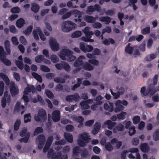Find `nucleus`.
I'll return each mask as SVG.
<instances>
[{
    "label": "nucleus",
    "mask_w": 159,
    "mask_h": 159,
    "mask_svg": "<svg viewBox=\"0 0 159 159\" xmlns=\"http://www.w3.org/2000/svg\"><path fill=\"white\" fill-rule=\"evenodd\" d=\"M73 119L74 120L79 123L80 124H83L84 118L81 116H74Z\"/></svg>",
    "instance_id": "obj_34"
},
{
    "label": "nucleus",
    "mask_w": 159,
    "mask_h": 159,
    "mask_svg": "<svg viewBox=\"0 0 159 159\" xmlns=\"http://www.w3.org/2000/svg\"><path fill=\"white\" fill-rule=\"evenodd\" d=\"M121 101L120 100L116 101L115 103L116 107L114 108V111L117 113L124 110V107L121 104Z\"/></svg>",
    "instance_id": "obj_14"
},
{
    "label": "nucleus",
    "mask_w": 159,
    "mask_h": 159,
    "mask_svg": "<svg viewBox=\"0 0 159 159\" xmlns=\"http://www.w3.org/2000/svg\"><path fill=\"white\" fill-rule=\"evenodd\" d=\"M31 116L30 113L25 114L24 115V121L25 123H27L31 120Z\"/></svg>",
    "instance_id": "obj_51"
},
{
    "label": "nucleus",
    "mask_w": 159,
    "mask_h": 159,
    "mask_svg": "<svg viewBox=\"0 0 159 159\" xmlns=\"http://www.w3.org/2000/svg\"><path fill=\"white\" fill-rule=\"evenodd\" d=\"M116 123L115 122H112L110 120H107L104 123V125H107V128L110 129H111L113 127L115 126L116 125Z\"/></svg>",
    "instance_id": "obj_20"
},
{
    "label": "nucleus",
    "mask_w": 159,
    "mask_h": 159,
    "mask_svg": "<svg viewBox=\"0 0 159 159\" xmlns=\"http://www.w3.org/2000/svg\"><path fill=\"white\" fill-rule=\"evenodd\" d=\"M132 120L134 124H137L140 121V117L139 116H134L133 117Z\"/></svg>",
    "instance_id": "obj_62"
},
{
    "label": "nucleus",
    "mask_w": 159,
    "mask_h": 159,
    "mask_svg": "<svg viewBox=\"0 0 159 159\" xmlns=\"http://www.w3.org/2000/svg\"><path fill=\"white\" fill-rule=\"evenodd\" d=\"M45 93L48 98H53L54 95L48 89H46L45 91Z\"/></svg>",
    "instance_id": "obj_43"
},
{
    "label": "nucleus",
    "mask_w": 159,
    "mask_h": 159,
    "mask_svg": "<svg viewBox=\"0 0 159 159\" xmlns=\"http://www.w3.org/2000/svg\"><path fill=\"white\" fill-rule=\"evenodd\" d=\"M53 140V138L52 136L51 135L49 136L47 140L46 144L50 146L52 143Z\"/></svg>",
    "instance_id": "obj_57"
},
{
    "label": "nucleus",
    "mask_w": 159,
    "mask_h": 159,
    "mask_svg": "<svg viewBox=\"0 0 159 159\" xmlns=\"http://www.w3.org/2000/svg\"><path fill=\"white\" fill-rule=\"evenodd\" d=\"M82 158H86L89 156V152L87 149L84 148L81 152V154Z\"/></svg>",
    "instance_id": "obj_52"
},
{
    "label": "nucleus",
    "mask_w": 159,
    "mask_h": 159,
    "mask_svg": "<svg viewBox=\"0 0 159 159\" xmlns=\"http://www.w3.org/2000/svg\"><path fill=\"white\" fill-rule=\"evenodd\" d=\"M30 134L27 133L26 134L25 136L23 138H21L20 139H19V140L21 143L24 142V143H26L28 141V139L30 137Z\"/></svg>",
    "instance_id": "obj_39"
},
{
    "label": "nucleus",
    "mask_w": 159,
    "mask_h": 159,
    "mask_svg": "<svg viewBox=\"0 0 159 159\" xmlns=\"http://www.w3.org/2000/svg\"><path fill=\"white\" fill-rule=\"evenodd\" d=\"M101 127V125L99 122H96L94 128L92 131L93 134H97L99 131Z\"/></svg>",
    "instance_id": "obj_17"
},
{
    "label": "nucleus",
    "mask_w": 159,
    "mask_h": 159,
    "mask_svg": "<svg viewBox=\"0 0 159 159\" xmlns=\"http://www.w3.org/2000/svg\"><path fill=\"white\" fill-rule=\"evenodd\" d=\"M126 114V113L125 112L122 111L120 113H119L117 114V118L119 120H124L125 118V115Z\"/></svg>",
    "instance_id": "obj_38"
},
{
    "label": "nucleus",
    "mask_w": 159,
    "mask_h": 159,
    "mask_svg": "<svg viewBox=\"0 0 159 159\" xmlns=\"http://www.w3.org/2000/svg\"><path fill=\"white\" fill-rule=\"evenodd\" d=\"M141 32L143 34H146L150 32V27L149 26L146 27L141 30Z\"/></svg>",
    "instance_id": "obj_55"
},
{
    "label": "nucleus",
    "mask_w": 159,
    "mask_h": 159,
    "mask_svg": "<svg viewBox=\"0 0 159 159\" xmlns=\"http://www.w3.org/2000/svg\"><path fill=\"white\" fill-rule=\"evenodd\" d=\"M33 29V26L30 25L26 28V29L23 31V33L26 36H28L31 32Z\"/></svg>",
    "instance_id": "obj_31"
},
{
    "label": "nucleus",
    "mask_w": 159,
    "mask_h": 159,
    "mask_svg": "<svg viewBox=\"0 0 159 159\" xmlns=\"http://www.w3.org/2000/svg\"><path fill=\"white\" fill-rule=\"evenodd\" d=\"M25 23V20L22 18H20L16 21V26L18 28H21L24 26Z\"/></svg>",
    "instance_id": "obj_24"
},
{
    "label": "nucleus",
    "mask_w": 159,
    "mask_h": 159,
    "mask_svg": "<svg viewBox=\"0 0 159 159\" xmlns=\"http://www.w3.org/2000/svg\"><path fill=\"white\" fill-rule=\"evenodd\" d=\"M79 137V139L77 140L78 145L82 147H84L90 139V138L88 137V134L84 132L80 134Z\"/></svg>",
    "instance_id": "obj_3"
},
{
    "label": "nucleus",
    "mask_w": 159,
    "mask_h": 159,
    "mask_svg": "<svg viewBox=\"0 0 159 159\" xmlns=\"http://www.w3.org/2000/svg\"><path fill=\"white\" fill-rule=\"evenodd\" d=\"M41 70L43 72H49L50 71V69L47 66L44 65H41L40 66Z\"/></svg>",
    "instance_id": "obj_63"
},
{
    "label": "nucleus",
    "mask_w": 159,
    "mask_h": 159,
    "mask_svg": "<svg viewBox=\"0 0 159 159\" xmlns=\"http://www.w3.org/2000/svg\"><path fill=\"white\" fill-rule=\"evenodd\" d=\"M35 90V88L33 85H30L28 84L27 86L25 88L23 93L24 94L27 95L29 93H34Z\"/></svg>",
    "instance_id": "obj_15"
},
{
    "label": "nucleus",
    "mask_w": 159,
    "mask_h": 159,
    "mask_svg": "<svg viewBox=\"0 0 159 159\" xmlns=\"http://www.w3.org/2000/svg\"><path fill=\"white\" fill-rule=\"evenodd\" d=\"M15 63L18 67L20 70H22L24 67V64L22 61L16 60Z\"/></svg>",
    "instance_id": "obj_40"
},
{
    "label": "nucleus",
    "mask_w": 159,
    "mask_h": 159,
    "mask_svg": "<svg viewBox=\"0 0 159 159\" xmlns=\"http://www.w3.org/2000/svg\"><path fill=\"white\" fill-rule=\"evenodd\" d=\"M140 149L143 152H147L149 150V147L146 143L141 144L140 146Z\"/></svg>",
    "instance_id": "obj_25"
},
{
    "label": "nucleus",
    "mask_w": 159,
    "mask_h": 159,
    "mask_svg": "<svg viewBox=\"0 0 159 159\" xmlns=\"http://www.w3.org/2000/svg\"><path fill=\"white\" fill-rule=\"evenodd\" d=\"M41 30L39 28L37 29H34V30L33 34L35 39L36 40H39V37L38 35V34L40 33V32L41 31Z\"/></svg>",
    "instance_id": "obj_28"
},
{
    "label": "nucleus",
    "mask_w": 159,
    "mask_h": 159,
    "mask_svg": "<svg viewBox=\"0 0 159 159\" xmlns=\"http://www.w3.org/2000/svg\"><path fill=\"white\" fill-rule=\"evenodd\" d=\"M148 95L149 94L150 96H152L155 93L154 89V86L151 84L147 87Z\"/></svg>",
    "instance_id": "obj_19"
},
{
    "label": "nucleus",
    "mask_w": 159,
    "mask_h": 159,
    "mask_svg": "<svg viewBox=\"0 0 159 159\" xmlns=\"http://www.w3.org/2000/svg\"><path fill=\"white\" fill-rule=\"evenodd\" d=\"M83 68L84 69L88 71L92 70L94 67L89 62H86L83 65Z\"/></svg>",
    "instance_id": "obj_27"
},
{
    "label": "nucleus",
    "mask_w": 159,
    "mask_h": 159,
    "mask_svg": "<svg viewBox=\"0 0 159 159\" xmlns=\"http://www.w3.org/2000/svg\"><path fill=\"white\" fill-rule=\"evenodd\" d=\"M81 151V150L79 146L75 147L73 149V154L74 155L77 156L78 155L79 152Z\"/></svg>",
    "instance_id": "obj_45"
},
{
    "label": "nucleus",
    "mask_w": 159,
    "mask_h": 159,
    "mask_svg": "<svg viewBox=\"0 0 159 159\" xmlns=\"http://www.w3.org/2000/svg\"><path fill=\"white\" fill-rule=\"evenodd\" d=\"M64 137L68 142L70 143H72L73 142V137L71 134L65 132L64 133Z\"/></svg>",
    "instance_id": "obj_23"
},
{
    "label": "nucleus",
    "mask_w": 159,
    "mask_h": 159,
    "mask_svg": "<svg viewBox=\"0 0 159 159\" xmlns=\"http://www.w3.org/2000/svg\"><path fill=\"white\" fill-rule=\"evenodd\" d=\"M157 55L155 54H151L147 56L144 58V60L147 61H150L156 58Z\"/></svg>",
    "instance_id": "obj_29"
},
{
    "label": "nucleus",
    "mask_w": 159,
    "mask_h": 159,
    "mask_svg": "<svg viewBox=\"0 0 159 159\" xmlns=\"http://www.w3.org/2000/svg\"><path fill=\"white\" fill-rule=\"evenodd\" d=\"M47 113L45 110L43 109H39L38 114L34 116V119L37 122H44L47 120Z\"/></svg>",
    "instance_id": "obj_5"
},
{
    "label": "nucleus",
    "mask_w": 159,
    "mask_h": 159,
    "mask_svg": "<svg viewBox=\"0 0 159 159\" xmlns=\"http://www.w3.org/2000/svg\"><path fill=\"white\" fill-rule=\"evenodd\" d=\"M60 112L58 110L54 111L52 114V117L53 120L55 122L58 121L60 119Z\"/></svg>",
    "instance_id": "obj_13"
},
{
    "label": "nucleus",
    "mask_w": 159,
    "mask_h": 159,
    "mask_svg": "<svg viewBox=\"0 0 159 159\" xmlns=\"http://www.w3.org/2000/svg\"><path fill=\"white\" fill-rule=\"evenodd\" d=\"M4 83L2 81L0 82V96H2L3 93L4 88Z\"/></svg>",
    "instance_id": "obj_61"
},
{
    "label": "nucleus",
    "mask_w": 159,
    "mask_h": 159,
    "mask_svg": "<svg viewBox=\"0 0 159 159\" xmlns=\"http://www.w3.org/2000/svg\"><path fill=\"white\" fill-rule=\"evenodd\" d=\"M21 103L20 102H18L16 104L14 108V111L15 112H19L20 110Z\"/></svg>",
    "instance_id": "obj_60"
},
{
    "label": "nucleus",
    "mask_w": 159,
    "mask_h": 159,
    "mask_svg": "<svg viewBox=\"0 0 159 159\" xmlns=\"http://www.w3.org/2000/svg\"><path fill=\"white\" fill-rule=\"evenodd\" d=\"M76 24L71 21H66L62 24L61 29L62 31L65 32H68L75 29Z\"/></svg>",
    "instance_id": "obj_4"
},
{
    "label": "nucleus",
    "mask_w": 159,
    "mask_h": 159,
    "mask_svg": "<svg viewBox=\"0 0 159 159\" xmlns=\"http://www.w3.org/2000/svg\"><path fill=\"white\" fill-rule=\"evenodd\" d=\"M33 77L36 79L39 82L41 83L42 81V77L35 72H33L32 74Z\"/></svg>",
    "instance_id": "obj_33"
},
{
    "label": "nucleus",
    "mask_w": 159,
    "mask_h": 159,
    "mask_svg": "<svg viewBox=\"0 0 159 159\" xmlns=\"http://www.w3.org/2000/svg\"><path fill=\"white\" fill-rule=\"evenodd\" d=\"M110 91L112 95L113 96V98L115 99L118 98L120 95H121L117 92L116 93H114L113 92L111 89H110Z\"/></svg>",
    "instance_id": "obj_58"
},
{
    "label": "nucleus",
    "mask_w": 159,
    "mask_h": 159,
    "mask_svg": "<svg viewBox=\"0 0 159 159\" xmlns=\"http://www.w3.org/2000/svg\"><path fill=\"white\" fill-rule=\"evenodd\" d=\"M6 57L5 52L2 46H0V59Z\"/></svg>",
    "instance_id": "obj_44"
},
{
    "label": "nucleus",
    "mask_w": 159,
    "mask_h": 159,
    "mask_svg": "<svg viewBox=\"0 0 159 159\" xmlns=\"http://www.w3.org/2000/svg\"><path fill=\"white\" fill-rule=\"evenodd\" d=\"M10 91L12 97H14L17 95L19 92V90L13 81H11L9 86Z\"/></svg>",
    "instance_id": "obj_8"
},
{
    "label": "nucleus",
    "mask_w": 159,
    "mask_h": 159,
    "mask_svg": "<svg viewBox=\"0 0 159 159\" xmlns=\"http://www.w3.org/2000/svg\"><path fill=\"white\" fill-rule=\"evenodd\" d=\"M106 150L108 151H111L113 149V147L109 142H107L104 146Z\"/></svg>",
    "instance_id": "obj_53"
},
{
    "label": "nucleus",
    "mask_w": 159,
    "mask_h": 159,
    "mask_svg": "<svg viewBox=\"0 0 159 159\" xmlns=\"http://www.w3.org/2000/svg\"><path fill=\"white\" fill-rule=\"evenodd\" d=\"M124 129V125L121 123H119L114 128L113 132L114 133H116L118 131H123Z\"/></svg>",
    "instance_id": "obj_18"
},
{
    "label": "nucleus",
    "mask_w": 159,
    "mask_h": 159,
    "mask_svg": "<svg viewBox=\"0 0 159 159\" xmlns=\"http://www.w3.org/2000/svg\"><path fill=\"white\" fill-rule=\"evenodd\" d=\"M43 129L41 127H37L34 131V135H37L39 134L42 133L43 132Z\"/></svg>",
    "instance_id": "obj_48"
},
{
    "label": "nucleus",
    "mask_w": 159,
    "mask_h": 159,
    "mask_svg": "<svg viewBox=\"0 0 159 159\" xmlns=\"http://www.w3.org/2000/svg\"><path fill=\"white\" fill-rule=\"evenodd\" d=\"M80 105L81 108L83 109H88L89 107L87 101H83L81 102Z\"/></svg>",
    "instance_id": "obj_35"
},
{
    "label": "nucleus",
    "mask_w": 159,
    "mask_h": 159,
    "mask_svg": "<svg viewBox=\"0 0 159 159\" xmlns=\"http://www.w3.org/2000/svg\"><path fill=\"white\" fill-rule=\"evenodd\" d=\"M84 58L83 56H80L75 61L74 65L75 67H78L84 65V62L82 59Z\"/></svg>",
    "instance_id": "obj_16"
},
{
    "label": "nucleus",
    "mask_w": 159,
    "mask_h": 159,
    "mask_svg": "<svg viewBox=\"0 0 159 159\" xmlns=\"http://www.w3.org/2000/svg\"><path fill=\"white\" fill-rule=\"evenodd\" d=\"M74 15V16L75 17L74 19V21L77 22V21L80 22L81 20L82 12L79 10L76 9L72 10L70 11L67 12L63 15L62 18L63 19H67L71 15Z\"/></svg>",
    "instance_id": "obj_2"
},
{
    "label": "nucleus",
    "mask_w": 159,
    "mask_h": 159,
    "mask_svg": "<svg viewBox=\"0 0 159 159\" xmlns=\"http://www.w3.org/2000/svg\"><path fill=\"white\" fill-rule=\"evenodd\" d=\"M94 23H93L92 24L93 27L95 29H98V28H100L102 27V24L99 23L97 22H93Z\"/></svg>",
    "instance_id": "obj_64"
},
{
    "label": "nucleus",
    "mask_w": 159,
    "mask_h": 159,
    "mask_svg": "<svg viewBox=\"0 0 159 159\" xmlns=\"http://www.w3.org/2000/svg\"><path fill=\"white\" fill-rule=\"evenodd\" d=\"M36 140H38L39 142L45 143V138L44 135L42 134L39 135L36 139Z\"/></svg>",
    "instance_id": "obj_42"
},
{
    "label": "nucleus",
    "mask_w": 159,
    "mask_h": 159,
    "mask_svg": "<svg viewBox=\"0 0 159 159\" xmlns=\"http://www.w3.org/2000/svg\"><path fill=\"white\" fill-rule=\"evenodd\" d=\"M104 108L105 110L112 112L113 110V104L109 102V105H108L107 103H105L104 105Z\"/></svg>",
    "instance_id": "obj_22"
},
{
    "label": "nucleus",
    "mask_w": 159,
    "mask_h": 159,
    "mask_svg": "<svg viewBox=\"0 0 159 159\" xmlns=\"http://www.w3.org/2000/svg\"><path fill=\"white\" fill-rule=\"evenodd\" d=\"M49 44L52 51H57L59 49V44L55 39L51 38L50 39Z\"/></svg>",
    "instance_id": "obj_11"
},
{
    "label": "nucleus",
    "mask_w": 159,
    "mask_h": 159,
    "mask_svg": "<svg viewBox=\"0 0 159 159\" xmlns=\"http://www.w3.org/2000/svg\"><path fill=\"white\" fill-rule=\"evenodd\" d=\"M20 8L18 7H15L11 9V12L12 13H18L20 11Z\"/></svg>",
    "instance_id": "obj_56"
},
{
    "label": "nucleus",
    "mask_w": 159,
    "mask_h": 159,
    "mask_svg": "<svg viewBox=\"0 0 159 159\" xmlns=\"http://www.w3.org/2000/svg\"><path fill=\"white\" fill-rule=\"evenodd\" d=\"M56 67L59 70H61L64 69L66 71H69L70 69L69 65L67 63L62 61L61 63L55 64Z\"/></svg>",
    "instance_id": "obj_9"
},
{
    "label": "nucleus",
    "mask_w": 159,
    "mask_h": 159,
    "mask_svg": "<svg viewBox=\"0 0 159 159\" xmlns=\"http://www.w3.org/2000/svg\"><path fill=\"white\" fill-rule=\"evenodd\" d=\"M59 56L62 59L72 61L76 59L75 56L73 55V52L67 49H63L60 52Z\"/></svg>",
    "instance_id": "obj_1"
},
{
    "label": "nucleus",
    "mask_w": 159,
    "mask_h": 159,
    "mask_svg": "<svg viewBox=\"0 0 159 159\" xmlns=\"http://www.w3.org/2000/svg\"><path fill=\"white\" fill-rule=\"evenodd\" d=\"M101 7L98 4H95L94 6H88L87 7V10L86 12L87 14H89L88 12H94L95 11H99L100 10Z\"/></svg>",
    "instance_id": "obj_12"
},
{
    "label": "nucleus",
    "mask_w": 159,
    "mask_h": 159,
    "mask_svg": "<svg viewBox=\"0 0 159 159\" xmlns=\"http://www.w3.org/2000/svg\"><path fill=\"white\" fill-rule=\"evenodd\" d=\"M153 137L154 140L156 141L159 140V129H156L153 133Z\"/></svg>",
    "instance_id": "obj_37"
},
{
    "label": "nucleus",
    "mask_w": 159,
    "mask_h": 159,
    "mask_svg": "<svg viewBox=\"0 0 159 159\" xmlns=\"http://www.w3.org/2000/svg\"><path fill=\"white\" fill-rule=\"evenodd\" d=\"M50 59L53 63H56L59 61V58L58 57L54 54H52L51 56Z\"/></svg>",
    "instance_id": "obj_59"
},
{
    "label": "nucleus",
    "mask_w": 159,
    "mask_h": 159,
    "mask_svg": "<svg viewBox=\"0 0 159 159\" xmlns=\"http://www.w3.org/2000/svg\"><path fill=\"white\" fill-rule=\"evenodd\" d=\"M82 35L81 32L80 31H76L73 33L71 34V37L73 38H78Z\"/></svg>",
    "instance_id": "obj_47"
},
{
    "label": "nucleus",
    "mask_w": 159,
    "mask_h": 159,
    "mask_svg": "<svg viewBox=\"0 0 159 159\" xmlns=\"http://www.w3.org/2000/svg\"><path fill=\"white\" fill-rule=\"evenodd\" d=\"M85 20L87 22L92 23L96 20L95 18L92 16H87L85 17Z\"/></svg>",
    "instance_id": "obj_30"
},
{
    "label": "nucleus",
    "mask_w": 159,
    "mask_h": 159,
    "mask_svg": "<svg viewBox=\"0 0 159 159\" xmlns=\"http://www.w3.org/2000/svg\"><path fill=\"white\" fill-rule=\"evenodd\" d=\"M21 124V121L20 119H17L15 121L14 125V129L15 131H17L19 129Z\"/></svg>",
    "instance_id": "obj_36"
},
{
    "label": "nucleus",
    "mask_w": 159,
    "mask_h": 159,
    "mask_svg": "<svg viewBox=\"0 0 159 159\" xmlns=\"http://www.w3.org/2000/svg\"><path fill=\"white\" fill-rule=\"evenodd\" d=\"M0 60L6 66H9L11 65V63L10 61L7 59H6V57H4L3 58Z\"/></svg>",
    "instance_id": "obj_49"
},
{
    "label": "nucleus",
    "mask_w": 159,
    "mask_h": 159,
    "mask_svg": "<svg viewBox=\"0 0 159 159\" xmlns=\"http://www.w3.org/2000/svg\"><path fill=\"white\" fill-rule=\"evenodd\" d=\"M61 156L62 154L61 152H58L56 154L52 149H50L48 151V157L51 159H60L62 158Z\"/></svg>",
    "instance_id": "obj_6"
},
{
    "label": "nucleus",
    "mask_w": 159,
    "mask_h": 159,
    "mask_svg": "<svg viewBox=\"0 0 159 159\" xmlns=\"http://www.w3.org/2000/svg\"><path fill=\"white\" fill-rule=\"evenodd\" d=\"M130 43H128L126 46L125 50L126 53L129 54H131L132 53L134 49L133 47L130 46Z\"/></svg>",
    "instance_id": "obj_21"
},
{
    "label": "nucleus",
    "mask_w": 159,
    "mask_h": 159,
    "mask_svg": "<svg viewBox=\"0 0 159 159\" xmlns=\"http://www.w3.org/2000/svg\"><path fill=\"white\" fill-rule=\"evenodd\" d=\"M71 95L73 101H74L76 102H78L80 98L79 95L77 93Z\"/></svg>",
    "instance_id": "obj_50"
},
{
    "label": "nucleus",
    "mask_w": 159,
    "mask_h": 159,
    "mask_svg": "<svg viewBox=\"0 0 159 159\" xmlns=\"http://www.w3.org/2000/svg\"><path fill=\"white\" fill-rule=\"evenodd\" d=\"M11 100V96L8 95V92L5 91L4 93V96L2 98L1 101V106L2 108H5L7 105V103L9 104Z\"/></svg>",
    "instance_id": "obj_7"
},
{
    "label": "nucleus",
    "mask_w": 159,
    "mask_h": 159,
    "mask_svg": "<svg viewBox=\"0 0 159 159\" xmlns=\"http://www.w3.org/2000/svg\"><path fill=\"white\" fill-rule=\"evenodd\" d=\"M44 58V57L43 55H38L35 58V61L38 63H40L43 61Z\"/></svg>",
    "instance_id": "obj_46"
},
{
    "label": "nucleus",
    "mask_w": 159,
    "mask_h": 159,
    "mask_svg": "<svg viewBox=\"0 0 159 159\" xmlns=\"http://www.w3.org/2000/svg\"><path fill=\"white\" fill-rule=\"evenodd\" d=\"M55 82L57 83H61L63 84L65 83V80L60 77H56L54 79Z\"/></svg>",
    "instance_id": "obj_41"
},
{
    "label": "nucleus",
    "mask_w": 159,
    "mask_h": 159,
    "mask_svg": "<svg viewBox=\"0 0 159 159\" xmlns=\"http://www.w3.org/2000/svg\"><path fill=\"white\" fill-rule=\"evenodd\" d=\"M83 33L85 34V36L82 37V40L83 41L84 40V38H91L93 34V32L91 30H90V28L89 27H86L84 29L82 30Z\"/></svg>",
    "instance_id": "obj_10"
},
{
    "label": "nucleus",
    "mask_w": 159,
    "mask_h": 159,
    "mask_svg": "<svg viewBox=\"0 0 159 159\" xmlns=\"http://www.w3.org/2000/svg\"><path fill=\"white\" fill-rule=\"evenodd\" d=\"M146 87L143 86L141 88L140 90V93L142 95L145 96L148 95L147 89L146 90Z\"/></svg>",
    "instance_id": "obj_54"
},
{
    "label": "nucleus",
    "mask_w": 159,
    "mask_h": 159,
    "mask_svg": "<svg viewBox=\"0 0 159 159\" xmlns=\"http://www.w3.org/2000/svg\"><path fill=\"white\" fill-rule=\"evenodd\" d=\"M99 20L100 21L105 22L107 25H108L111 22V19L108 16H102L99 18Z\"/></svg>",
    "instance_id": "obj_26"
},
{
    "label": "nucleus",
    "mask_w": 159,
    "mask_h": 159,
    "mask_svg": "<svg viewBox=\"0 0 159 159\" xmlns=\"http://www.w3.org/2000/svg\"><path fill=\"white\" fill-rule=\"evenodd\" d=\"M39 7L38 4L34 3L32 5L31 10L34 13H37L39 11Z\"/></svg>",
    "instance_id": "obj_32"
}]
</instances>
